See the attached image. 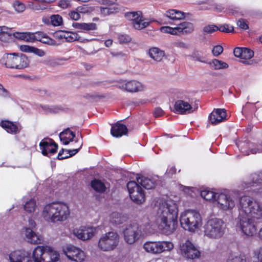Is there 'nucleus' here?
<instances>
[{"label": "nucleus", "instance_id": "7c9ffc66", "mask_svg": "<svg viewBox=\"0 0 262 262\" xmlns=\"http://www.w3.org/2000/svg\"><path fill=\"white\" fill-rule=\"evenodd\" d=\"M149 56L156 62H161L165 57L164 51L157 47H152L148 50Z\"/></svg>", "mask_w": 262, "mask_h": 262}, {"label": "nucleus", "instance_id": "79ce46f5", "mask_svg": "<svg viewBox=\"0 0 262 262\" xmlns=\"http://www.w3.org/2000/svg\"><path fill=\"white\" fill-rule=\"evenodd\" d=\"M208 63L215 70L227 69L229 67L228 64L225 62L216 59H213Z\"/></svg>", "mask_w": 262, "mask_h": 262}, {"label": "nucleus", "instance_id": "f704fd0d", "mask_svg": "<svg viewBox=\"0 0 262 262\" xmlns=\"http://www.w3.org/2000/svg\"><path fill=\"white\" fill-rule=\"evenodd\" d=\"M126 215L118 212H113L110 216V222L114 225L122 224L127 220Z\"/></svg>", "mask_w": 262, "mask_h": 262}, {"label": "nucleus", "instance_id": "aec40b11", "mask_svg": "<svg viewBox=\"0 0 262 262\" xmlns=\"http://www.w3.org/2000/svg\"><path fill=\"white\" fill-rule=\"evenodd\" d=\"M174 108L176 112L184 114L192 113L198 108V106L193 107L188 102L179 100L176 101Z\"/></svg>", "mask_w": 262, "mask_h": 262}, {"label": "nucleus", "instance_id": "a878e982", "mask_svg": "<svg viewBox=\"0 0 262 262\" xmlns=\"http://www.w3.org/2000/svg\"><path fill=\"white\" fill-rule=\"evenodd\" d=\"M260 184H262V170L251 174L249 180L244 182L245 185L243 187L244 188H249Z\"/></svg>", "mask_w": 262, "mask_h": 262}, {"label": "nucleus", "instance_id": "4c0bfd02", "mask_svg": "<svg viewBox=\"0 0 262 262\" xmlns=\"http://www.w3.org/2000/svg\"><path fill=\"white\" fill-rule=\"evenodd\" d=\"M1 125L9 133L15 134L18 132L17 126L9 121H2Z\"/></svg>", "mask_w": 262, "mask_h": 262}, {"label": "nucleus", "instance_id": "774afa93", "mask_svg": "<svg viewBox=\"0 0 262 262\" xmlns=\"http://www.w3.org/2000/svg\"><path fill=\"white\" fill-rule=\"evenodd\" d=\"M59 6L63 9L68 8L70 5V2L68 0H61L58 4Z\"/></svg>", "mask_w": 262, "mask_h": 262}, {"label": "nucleus", "instance_id": "13d9d810", "mask_svg": "<svg viewBox=\"0 0 262 262\" xmlns=\"http://www.w3.org/2000/svg\"><path fill=\"white\" fill-rule=\"evenodd\" d=\"M223 51V48L220 45H216L214 46L212 50V53L214 56L217 57L222 53Z\"/></svg>", "mask_w": 262, "mask_h": 262}, {"label": "nucleus", "instance_id": "864d4df0", "mask_svg": "<svg viewBox=\"0 0 262 262\" xmlns=\"http://www.w3.org/2000/svg\"><path fill=\"white\" fill-rule=\"evenodd\" d=\"M219 30L218 27L214 25H209L204 27L202 33L204 35L210 34Z\"/></svg>", "mask_w": 262, "mask_h": 262}, {"label": "nucleus", "instance_id": "ea45409f", "mask_svg": "<svg viewBox=\"0 0 262 262\" xmlns=\"http://www.w3.org/2000/svg\"><path fill=\"white\" fill-rule=\"evenodd\" d=\"M67 60V59L64 58H53L49 57L46 60H44L43 63L47 66L52 67H55L63 64L64 61Z\"/></svg>", "mask_w": 262, "mask_h": 262}, {"label": "nucleus", "instance_id": "423d86ee", "mask_svg": "<svg viewBox=\"0 0 262 262\" xmlns=\"http://www.w3.org/2000/svg\"><path fill=\"white\" fill-rule=\"evenodd\" d=\"M178 209L176 203L170 200L159 203L157 209L158 217L177 219Z\"/></svg>", "mask_w": 262, "mask_h": 262}, {"label": "nucleus", "instance_id": "f03ea898", "mask_svg": "<svg viewBox=\"0 0 262 262\" xmlns=\"http://www.w3.org/2000/svg\"><path fill=\"white\" fill-rule=\"evenodd\" d=\"M70 214L69 206L61 202L46 205L42 212V217L46 221L53 223L66 221Z\"/></svg>", "mask_w": 262, "mask_h": 262}, {"label": "nucleus", "instance_id": "c03bdc74", "mask_svg": "<svg viewBox=\"0 0 262 262\" xmlns=\"http://www.w3.org/2000/svg\"><path fill=\"white\" fill-rule=\"evenodd\" d=\"M218 194L207 189L202 190L201 192V195L204 200L209 201H214L215 202H216Z\"/></svg>", "mask_w": 262, "mask_h": 262}, {"label": "nucleus", "instance_id": "bf43d9fd", "mask_svg": "<svg viewBox=\"0 0 262 262\" xmlns=\"http://www.w3.org/2000/svg\"><path fill=\"white\" fill-rule=\"evenodd\" d=\"M119 41L120 43H127L130 41V37L126 34H121L118 36Z\"/></svg>", "mask_w": 262, "mask_h": 262}, {"label": "nucleus", "instance_id": "052dcab7", "mask_svg": "<svg viewBox=\"0 0 262 262\" xmlns=\"http://www.w3.org/2000/svg\"><path fill=\"white\" fill-rule=\"evenodd\" d=\"M254 255L257 259V262H262V247L254 251Z\"/></svg>", "mask_w": 262, "mask_h": 262}, {"label": "nucleus", "instance_id": "c756f323", "mask_svg": "<svg viewBox=\"0 0 262 262\" xmlns=\"http://www.w3.org/2000/svg\"><path fill=\"white\" fill-rule=\"evenodd\" d=\"M29 60L26 55L21 53H16L14 69L21 70L28 67Z\"/></svg>", "mask_w": 262, "mask_h": 262}, {"label": "nucleus", "instance_id": "ddd939ff", "mask_svg": "<svg viewBox=\"0 0 262 262\" xmlns=\"http://www.w3.org/2000/svg\"><path fill=\"white\" fill-rule=\"evenodd\" d=\"M159 222V228L162 232L166 234H170L173 233L177 228L178 222L177 219H170L168 217H158Z\"/></svg>", "mask_w": 262, "mask_h": 262}, {"label": "nucleus", "instance_id": "4d7b16f0", "mask_svg": "<svg viewBox=\"0 0 262 262\" xmlns=\"http://www.w3.org/2000/svg\"><path fill=\"white\" fill-rule=\"evenodd\" d=\"M15 10L18 12H22L25 10V6L24 4L16 1L13 4Z\"/></svg>", "mask_w": 262, "mask_h": 262}, {"label": "nucleus", "instance_id": "2eb2a0df", "mask_svg": "<svg viewBox=\"0 0 262 262\" xmlns=\"http://www.w3.org/2000/svg\"><path fill=\"white\" fill-rule=\"evenodd\" d=\"M103 6L98 9V12L102 17H105L118 12V5L111 0H101Z\"/></svg>", "mask_w": 262, "mask_h": 262}, {"label": "nucleus", "instance_id": "9d476101", "mask_svg": "<svg viewBox=\"0 0 262 262\" xmlns=\"http://www.w3.org/2000/svg\"><path fill=\"white\" fill-rule=\"evenodd\" d=\"M140 184L135 181H130L127 184V187L130 199L133 202L141 204L144 202L145 196Z\"/></svg>", "mask_w": 262, "mask_h": 262}, {"label": "nucleus", "instance_id": "39448f33", "mask_svg": "<svg viewBox=\"0 0 262 262\" xmlns=\"http://www.w3.org/2000/svg\"><path fill=\"white\" fill-rule=\"evenodd\" d=\"M120 241L119 234L116 232L110 231L100 237L98 248L104 252L113 251L118 246Z\"/></svg>", "mask_w": 262, "mask_h": 262}, {"label": "nucleus", "instance_id": "412c9836", "mask_svg": "<svg viewBox=\"0 0 262 262\" xmlns=\"http://www.w3.org/2000/svg\"><path fill=\"white\" fill-rule=\"evenodd\" d=\"M226 112L225 109L216 108L209 116V120L212 125H216L226 120Z\"/></svg>", "mask_w": 262, "mask_h": 262}, {"label": "nucleus", "instance_id": "de8ad7c7", "mask_svg": "<svg viewBox=\"0 0 262 262\" xmlns=\"http://www.w3.org/2000/svg\"><path fill=\"white\" fill-rule=\"evenodd\" d=\"M46 249L47 250V252H48V254H49V256H50V260L47 259L48 261L47 262H56L59 260V254L57 251L48 246H47Z\"/></svg>", "mask_w": 262, "mask_h": 262}, {"label": "nucleus", "instance_id": "6e6552de", "mask_svg": "<svg viewBox=\"0 0 262 262\" xmlns=\"http://www.w3.org/2000/svg\"><path fill=\"white\" fill-rule=\"evenodd\" d=\"M216 203L217 206L223 210H230L235 205L236 197L235 193L225 194L221 193L217 195Z\"/></svg>", "mask_w": 262, "mask_h": 262}, {"label": "nucleus", "instance_id": "e433bc0d", "mask_svg": "<svg viewBox=\"0 0 262 262\" xmlns=\"http://www.w3.org/2000/svg\"><path fill=\"white\" fill-rule=\"evenodd\" d=\"M59 137L63 143L67 145L73 140L75 137V134L69 128H68L60 133Z\"/></svg>", "mask_w": 262, "mask_h": 262}, {"label": "nucleus", "instance_id": "f257e3e1", "mask_svg": "<svg viewBox=\"0 0 262 262\" xmlns=\"http://www.w3.org/2000/svg\"><path fill=\"white\" fill-rule=\"evenodd\" d=\"M239 225L243 232L248 236L256 233L257 224L262 223V206L249 196L239 199L238 206Z\"/></svg>", "mask_w": 262, "mask_h": 262}, {"label": "nucleus", "instance_id": "4468645a", "mask_svg": "<svg viewBox=\"0 0 262 262\" xmlns=\"http://www.w3.org/2000/svg\"><path fill=\"white\" fill-rule=\"evenodd\" d=\"M64 253L69 259L75 262H83L85 258L84 252L80 248L74 246H68Z\"/></svg>", "mask_w": 262, "mask_h": 262}, {"label": "nucleus", "instance_id": "37998d69", "mask_svg": "<svg viewBox=\"0 0 262 262\" xmlns=\"http://www.w3.org/2000/svg\"><path fill=\"white\" fill-rule=\"evenodd\" d=\"M254 55V52L248 48H243L242 56H241V62L246 64H250V61L248 60L251 59Z\"/></svg>", "mask_w": 262, "mask_h": 262}, {"label": "nucleus", "instance_id": "a18cd8bd", "mask_svg": "<svg viewBox=\"0 0 262 262\" xmlns=\"http://www.w3.org/2000/svg\"><path fill=\"white\" fill-rule=\"evenodd\" d=\"M150 21L143 16L138 21L134 23L132 26L136 30H141L148 27Z\"/></svg>", "mask_w": 262, "mask_h": 262}, {"label": "nucleus", "instance_id": "0e129e2a", "mask_svg": "<svg viewBox=\"0 0 262 262\" xmlns=\"http://www.w3.org/2000/svg\"><path fill=\"white\" fill-rule=\"evenodd\" d=\"M69 16L71 19L75 20L79 19L80 17V14L79 13L77 10L70 12Z\"/></svg>", "mask_w": 262, "mask_h": 262}, {"label": "nucleus", "instance_id": "473e14b6", "mask_svg": "<svg viewBox=\"0 0 262 262\" xmlns=\"http://www.w3.org/2000/svg\"><path fill=\"white\" fill-rule=\"evenodd\" d=\"M127 132V128L125 125L117 123L112 125L111 133L112 136L115 137H120L125 135Z\"/></svg>", "mask_w": 262, "mask_h": 262}, {"label": "nucleus", "instance_id": "f8f14e48", "mask_svg": "<svg viewBox=\"0 0 262 262\" xmlns=\"http://www.w3.org/2000/svg\"><path fill=\"white\" fill-rule=\"evenodd\" d=\"M180 247L182 255L188 259H193L200 256V251L188 240L181 245Z\"/></svg>", "mask_w": 262, "mask_h": 262}, {"label": "nucleus", "instance_id": "5fc2aeb1", "mask_svg": "<svg viewBox=\"0 0 262 262\" xmlns=\"http://www.w3.org/2000/svg\"><path fill=\"white\" fill-rule=\"evenodd\" d=\"M97 29V25L95 23H82V30L85 31L95 30Z\"/></svg>", "mask_w": 262, "mask_h": 262}, {"label": "nucleus", "instance_id": "680f3d73", "mask_svg": "<svg viewBox=\"0 0 262 262\" xmlns=\"http://www.w3.org/2000/svg\"><path fill=\"white\" fill-rule=\"evenodd\" d=\"M237 25L240 28L246 30L248 29V25L247 23V21L243 19H240L237 21Z\"/></svg>", "mask_w": 262, "mask_h": 262}, {"label": "nucleus", "instance_id": "5701e85b", "mask_svg": "<svg viewBox=\"0 0 262 262\" xmlns=\"http://www.w3.org/2000/svg\"><path fill=\"white\" fill-rule=\"evenodd\" d=\"M16 55V53L4 54L0 59L1 65L6 68L14 69Z\"/></svg>", "mask_w": 262, "mask_h": 262}, {"label": "nucleus", "instance_id": "dca6fc26", "mask_svg": "<svg viewBox=\"0 0 262 262\" xmlns=\"http://www.w3.org/2000/svg\"><path fill=\"white\" fill-rule=\"evenodd\" d=\"M10 262H32L31 253L25 250H16L9 254Z\"/></svg>", "mask_w": 262, "mask_h": 262}, {"label": "nucleus", "instance_id": "20e7f679", "mask_svg": "<svg viewBox=\"0 0 262 262\" xmlns=\"http://www.w3.org/2000/svg\"><path fill=\"white\" fill-rule=\"evenodd\" d=\"M225 229V223L221 219L213 218L209 220L205 224L204 232L208 237L216 239L223 235Z\"/></svg>", "mask_w": 262, "mask_h": 262}, {"label": "nucleus", "instance_id": "0eeeda50", "mask_svg": "<svg viewBox=\"0 0 262 262\" xmlns=\"http://www.w3.org/2000/svg\"><path fill=\"white\" fill-rule=\"evenodd\" d=\"M143 248L148 253L158 254L170 251L173 248V244L167 241H148L144 243Z\"/></svg>", "mask_w": 262, "mask_h": 262}, {"label": "nucleus", "instance_id": "e2e57ef3", "mask_svg": "<svg viewBox=\"0 0 262 262\" xmlns=\"http://www.w3.org/2000/svg\"><path fill=\"white\" fill-rule=\"evenodd\" d=\"M0 96L5 98L10 97L9 92L6 90L2 84L0 88Z\"/></svg>", "mask_w": 262, "mask_h": 262}, {"label": "nucleus", "instance_id": "bb28decb", "mask_svg": "<svg viewBox=\"0 0 262 262\" xmlns=\"http://www.w3.org/2000/svg\"><path fill=\"white\" fill-rule=\"evenodd\" d=\"M77 145L75 146L76 148L71 150H66L62 149L59 151L58 155V159L59 160H62L72 157L75 155L78 152L79 149L82 146V143L81 142L76 141Z\"/></svg>", "mask_w": 262, "mask_h": 262}, {"label": "nucleus", "instance_id": "8fccbe9b", "mask_svg": "<svg viewBox=\"0 0 262 262\" xmlns=\"http://www.w3.org/2000/svg\"><path fill=\"white\" fill-rule=\"evenodd\" d=\"M8 28L3 26L0 27V40L3 42H7L9 39V34Z\"/></svg>", "mask_w": 262, "mask_h": 262}, {"label": "nucleus", "instance_id": "4be33fe9", "mask_svg": "<svg viewBox=\"0 0 262 262\" xmlns=\"http://www.w3.org/2000/svg\"><path fill=\"white\" fill-rule=\"evenodd\" d=\"M23 234L27 241L31 244H39L42 241L41 237L30 228L25 227L23 229Z\"/></svg>", "mask_w": 262, "mask_h": 262}, {"label": "nucleus", "instance_id": "c9c22d12", "mask_svg": "<svg viewBox=\"0 0 262 262\" xmlns=\"http://www.w3.org/2000/svg\"><path fill=\"white\" fill-rule=\"evenodd\" d=\"M56 35L58 38L65 39L66 41L68 42H72L80 39L76 33L70 32L61 31L57 32Z\"/></svg>", "mask_w": 262, "mask_h": 262}, {"label": "nucleus", "instance_id": "cd10ccee", "mask_svg": "<svg viewBox=\"0 0 262 262\" xmlns=\"http://www.w3.org/2000/svg\"><path fill=\"white\" fill-rule=\"evenodd\" d=\"M46 246H37L33 251L32 259L34 262H47L46 258H43L46 254L45 251Z\"/></svg>", "mask_w": 262, "mask_h": 262}, {"label": "nucleus", "instance_id": "9b49d317", "mask_svg": "<svg viewBox=\"0 0 262 262\" xmlns=\"http://www.w3.org/2000/svg\"><path fill=\"white\" fill-rule=\"evenodd\" d=\"M164 33H169L172 35H177L179 33H190L194 30V27L192 23L184 21L179 24L176 27H162L160 29Z\"/></svg>", "mask_w": 262, "mask_h": 262}, {"label": "nucleus", "instance_id": "a19ab883", "mask_svg": "<svg viewBox=\"0 0 262 262\" xmlns=\"http://www.w3.org/2000/svg\"><path fill=\"white\" fill-rule=\"evenodd\" d=\"M143 16L142 13L141 11L129 12L125 14V17L127 20L131 21L132 26L134 25V23L138 21V20Z\"/></svg>", "mask_w": 262, "mask_h": 262}, {"label": "nucleus", "instance_id": "603ef678", "mask_svg": "<svg viewBox=\"0 0 262 262\" xmlns=\"http://www.w3.org/2000/svg\"><path fill=\"white\" fill-rule=\"evenodd\" d=\"M227 262H246L243 256L237 254H231L229 256Z\"/></svg>", "mask_w": 262, "mask_h": 262}, {"label": "nucleus", "instance_id": "69168bd1", "mask_svg": "<svg viewBox=\"0 0 262 262\" xmlns=\"http://www.w3.org/2000/svg\"><path fill=\"white\" fill-rule=\"evenodd\" d=\"M32 51V53H34L39 57H42L45 55V52L41 49L33 47Z\"/></svg>", "mask_w": 262, "mask_h": 262}, {"label": "nucleus", "instance_id": "72a5a7b5", "mask_svg": "<svg viewBox=\"0 0 262 262\" xmlns=\"http://www.w3.org/2000/svg\"><path fill=\"white\" fill-rule=\"evenodd\" d=\"M137 181L138 184L147 189L154 188L156 185V181L143 176L137 178Z\"/></svg>", "mask_w": 262, "mask_h": 262}, {"label": "nucleus", "instance_id": "49530a36", "mask_svg": "<svg viewBox=\"0 0 262 262\" xmlns=\"http://www.w3.org/2000/svg\"><path fill=\"white\" fill-rule=\"evenodd\" d=\"M37 209L36 201L34 199H31L26 201L24 205L25 210L30 213H33L36 211Z\"/></svg>", "mask_w": 262, "mask_h": 262}, {"label": "nucleus", "instance_id": "09e8293b", "mask_svg": "<svg viewBox=\"0 0 262 262\" xmlns=\"http://www.w3.org/2000/svg\"><path fill=\"white\" fill-rule=\"evenodd\" d=\"M91 186L95 191L99 192H103L106 189L104 184L101 181L96 179L92 181Z\"/></svg>", "mask_w": 262, "mask_h": 262}, {"label": "nucleus", "instance_id": "b1692460", "mask_svg": "<svg viewBox=\"0 0 262 262\" xmlns=\"http://www.w3.org/2000/svg\"><path fill=\"white\" fill-rule=\"evenodd\" d=\"M164 16L170 20L169 24H172L176 20L184 19L185 17V13L176 9H169L165 12Z\"/></svg>", "mask_w": 262, "mask_h": 262}, {"label": "nucleus", "instance_id": "a211bd4d", "mask_svg": "<svg viewBox=\"0 0 262 262\" xmlns=\"http://www.w3.org/2000/svg\"><path fill=\"white\" fill-rule=\"evenodd\" d=\"M118 87L120 89L132 93L142 91L144 88L141 83L136 80L121 81L118 82Z\"/></svg>", "mask_w": 262, "mask_h": 262}, {"label": "nucleus", "instance_id": "2f4dec72", "mask_svg": "<svg viewBox=\"0 0 262 262\" xmlns=\"http://www.w3.org/2000/svg\"><path fill=\"white\" fill-rule=\"evenodd\" d=\"M253 144L250 143H244L241 146V152L245 155H249L250 153L255 154L257 152L262 151V144L256 145V147H253Z\"/></svg>", "mask_w": 262, "mask_h": 262}, {"label": "nucleus", "instance_id": "c85d7f7f", "mask_svg": "<svg viewBox=\"0 0 262 262\" xmlns=\"http://www.w3.org/2000/svg\"><path fill=\"white\" fill-rule=\"evenodd\" d=\"M42 22L48 25L60 26L62 25V17L59 14H54L50 17L44 16L42 18Z\"/></svg>", "mask_w": 262, "mask_h": 262}, {"label": "nucleus", "instance_id": "393cba45", "mask_svg": "<svg viewBox=\"0 0 262 262\" xmlns=\"http://www.w3.org/2000/svg\"><path fill=\"white\" fill-rule=\"evenodd\" d=\"M39 33H32L30 32H16L13 33V36L18 39L23 40L27 42H34L39 39Z\"/></svg>", "mask_w": 262, "mask_h": 262}, {"label": "nucleus", "instance_id": "f3484780", "mask_svg": "<svg viewBox=\"0 0 262 262\" xmlns=\"http://www.w3.org/2000/svg\"><path fill=\"white\" fill-rule=\"evenodd\" d=\"M96 233V229L91 227H80L73 230V234L78 239L82 241L90 239Z\"/></svg>", "mask_w": 262, "mask_h": 262}, {"label": "nucleus", "instance_id": "6ab92c4d", "mask_svg": "<svg viewBox=\"0 0 262 262\" xmlns=\"http://www.w3.org/2000/svg\"><path fill=\"white\" fill-rule=\"evenodd\" d=\"M41 153L44 156L48 154H54L57 151L58 145L51 139H45L39 143Z\"/></svg>", "mask_w": 262, "mask_h": 262}, {"label": "nucleus", "instance_id": "58836bf2", "mask_svg": "<svg viewBox=\"0 0 262 262\" xmlns=\"http://www.w3.org/2000/svg\"><path fill=\"white\" fill-rule=\"evenodd\" d=\"M1 125L9 133L15 134L18 132L17 126L9 121H2Z\"/></svg>", "mask_w": 262, "mask_h": 262}, {"label": "nucleus", "instance_id": "3c124183", "mask_svg": "<svg viewBox=\"0 0 262 262\" xmlns=\"http://www.w3.org/2000/svg\"><path fill=\"white\" fill-rule=\"evenodd\" d=\"M41 108L46 114H56L61 111V108L59 107L54 105H44L41 106Z\"/></svg>", "mask_w": 262, "mask_h": 262}, {"label": "nucleus", "instance_id": "1a4fd4ad", "mask_svg": "<svg viewBox=\"0 0 262 262\" xmlns=\"http://www.w3.org/2000/svg\"><path fill=\"white\" fill-rule=\"evenodd\" d=\"M124 239L128 244L135 243L140 237L141 231L139 225L136 223H133L127 225L123 231Z\"/></svg>", "mask_w": 262, "mask_h": 262}, {"label": "nucleus", "instance_id": "7ed1b4c3", "mask_svg": "<svg viewBox=\"0 0 262 262\" xmlns=\"http://www.w3.org/2000/svg\"><path fill=\"white\" fill-rule=\"evenodd\" d=\"M180 224L185 229L194 232L199 230L202 225L200 214L195 211L187 210L183 212L180 216Z\"/></svg>", "mask_w": 262, "mask_h": 262}, {"label": "nucleus", "instance_id": "338daca9", "mask_svg": "<svg viewBox=\"0 0 262 262\" xmlns=\"http://www.w3.org/2000/svg\"><path fill=\"white\" fill-rule=\"evenodd\" d=\"M33 47L28 45H21L20 46V50L22 52L32 53Z\"/></svg>", "mask_w": 262, "mask_h": 262}, {"label": "nucleus", "instance_id": "6e6d98bb", "mask_svg": "<svg viewBox=\"0 0 262 262\" xmlns=\"http://www.w3.org/2000/svg\"><path fill=\"white\" fill-rule=\"evenodd\" d=\"M218 30L221 32L229 33L233 31V27L227 24H224L218 27Z\"/></svg>", "mask_w": 262, "mask_h": 262}]
</instances>
